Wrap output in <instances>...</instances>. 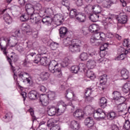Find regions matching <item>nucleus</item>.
Segmentation results:
<instances>
[{
  "mask_svg": "<svg viewBox=\"0 0 130 130\" xmlns=\"http://www.w3.org/2000/svg\"><path fill=\"white\" fill-rule=\"evenodd\" d=\"M61 3L63 6H64L66 7H69L70 6V2L67 0H63L61 1Z\"/></svg>",
  "mask_w": 130,
  "mask_h": 130,
  "instance_id": "obj_59",
  "label": "nucleus"
},
{
  "mask_svg": "<svg viewBox=\"0 0 130 130\" xmlns=\"http://www.w3.org/2000/svg\"><path fill=\"white\" fill-rule=\"evenodd\" d=\"M71 71L72 72L74 73V74H78V72L79 71V66H72L71 67Z\"/></svg>",
  "mask_w": 130,
  "mask_h": 130,
  "instance_id": "obj_56",
  "label": "nucleus"
},
{
  "mask_svg": "<svg viewBox=\"0 0 130 130\" xmlns=\"http://www.w3.org/2000/svg\"><path fill=\"white\" fill-rule=\"evenodd\" d=\"M100 39L102 41H104L105 40V34L103 32H100Z\"/></svg>",
  "mask_w": 130,
  "mask_h": 130,
  "instance_id": "obj_63",
  "label": "nucleus"
},
{
  "mask_svg": "<svg viewBox=\"0 0 130 130\" xmlns=\"http://www.w3.org/2000/svg\"><path fill=\"white\" fill-rule=\"evenodd\" d=\"M39 90H40L41 92L44 93L45 92H46V87L43 85H40L39 86Z\"/></svg>",
  "mask_w": 130,
  "mask_h": 130,
  "instance_id": "obj_60",
  "label": "nucleus"
},
{
  "mask_svg": "<svg viewBox=\"0 0 130 130\" xmlns=\"http://www.w3.org/2000/svg\"><path fill=\"white\" fill-rule=\"evenodd\" d=\"M123 45L125 47H129V42H128V40L127 39H124L123 42Z\"/></svg>",
  "mask_w": 130,
  "mask_h": 130,
  "instance_id": "obj_58",
  "label": "nucleus"
},
{
  "mask_svg": "<svg viewBox=\"0 0 130 130\" xmlns=\"http://www.w3.org/2000/svg\"><path fill=\"white\" fill-rule=\"evenodd\" d=\"M70 42V38H67L63 40V43L65 46H68Z\"/></svg>",
  "mask_w": 130,
  "mask_h": 130,
  "instance_id": "obj_57",
  "label": "nucleus"
},
{
  "mask_svg": "<svg viewBox=\"0 0 130 130\" xmlns=\"http://www.w3.org/2000/svg\"><path fill=\"white\" fill-rule=\"evenodd\" d=\"M113 100L121 102V103H124L126 99L124 96H121V93L118 91H114L112 93Z\"/></svg>",
  "mask_w": 130,
  "mask_h": 130,
  "instance_id": "obj_4",
  "label": "nucleus"
},
{
  "mask_svg": "<svg viewBox=\"0 0 130 130\" xmlns=\"http://www.w3.org/2000/svg\"><path fill=\"white\" fill-rule=\"evenodd\" d=\"M34 7V9L35 10V12H36V11H38V12H39L42 9V6H41V4L38 3Z\"/></svg>",
  "mask_w": 130,
  "mask_h": 130,
  "instance_id": "obj_55",
  "label": "nucleus"
},
{
  "mask_svg": "<svg viewBox=\"0 0 130 130\" xmlns=\"http://www.w3.org/2000/svg\"><path fill=\"white\" fill-rule=\"evenodd\" d=\"M123 127L125 128V129L128 130L130 129V121L128 120H126L124 125Z\"/></svg>",
  "mask_w": 130,
  "mask_h": 130,
  "instance_id": "obj_52",
  "label": "nucleus"
},
{
  "mask_svg": "<svg viewBox=\"0 0 130 130\" xmlns=\"http://www.w3.org/2000/svg\"><path fill=\"white\" fill-rule=\"evenodd\" d=\"M76 19L78 20L79 22L84 23V22L86 21V15L85 14H78Z\"/></svg>",
  "mask_w": 130,
  "mask_h": 130,
  "instance_id": "obj_31",
  "label": "nucleus"
},
{
  "mask_svg": "<svg viewBox=\"0 0 130 130\" xmlns=\"http://www.w3.org/2000/svg\"><path fill=\"white\" fill-rule=\"evenodd\" d=\"M4 20L7 24H11L12 22H13V20L12 19V17L10 16L9 14H7L6 16L4 17Z\"/></svg>",
  "mask_w": 130,
  "mask_h": 130,
  "instance_id": "obj_46",
  "label": "nucleus"
},
{
  "mask_svg": "<svg viewBox=\"0 0 130 130\" xmlns=\"http://www.w3.org/2000/svg\"><path fill=\"white\" fill-rule=\"evenodd\" d=\"M116 116V113L115 112H110L107 114V117L109 120H113Z\"/></svg>",
  "mask_w": 130,
  "mask_h": 130,
  "instance_id": "obj_38",
  "label": "nucleus"
},
{
  "mask_svg": "<svg viewBox=\"0 0 130 130\" xmlns=\"http://www.w3.org/2000/svg\"><path fill=\"white\" fill-rule=\"evenodd\" d=\"M84 124L88 127H93L95 124V121L92 117H87L84 120Z\"/></svg>",
  "mask_w": 130,
  "mask_h": 130,
  "instance_id": "obj_12",
  "label": "nucleus"
},
{
  "mask_svg": "<svg viewBox=\"0 0 130 130\" xmlns=\"http://www.w3.org/2000/svg\"><path fill=\"white\" fill-rule=\"evenodd\" d=\"M116 108L119 115H126V106L123 103L120 102V104L116 107Z\"/></svg>",
  "mask_w": 130,
  "mask_h": 130,
  "instance_id": "obj_8",
  "label": "nucleus"
},
{
  "mask_svg": "<svg viewBox=\"0 0 130 130\" xmlns=\"http://www.w3.org/2000/svg\"><path fill=\"white\" fill-rule=\"evenodd\" d=\"M47 96L50 100H54L55 99V92L50 91L48 92V95Z\"/></svg>",
  "mask_w": 130,
  "mask_h": 130,
  "instance_id": "obj_45",
  "label": "nucleus"
},
{
  "mask_svg": "<svg viewBox=\"0 0 130 130\" xmlns=\"http://www.w3.org/2000/svg\"><path fill=\"white\" fill-rule=\"evenodd\" d=\"M100 30V26L97 24H93L89 26V30L91 33H94V32H98Z\"/></svg>",
  "mask_w": 130,
  "mask_h": 130,
  "instance_id": "obj_21",
  "label": "nucleus"
},
{
  "mask_svg": "<svg viewBox=\"0 0 130 130\" xmlns=\"http://www.w3.org/2000/svg\"><path fill=\"white\" fill-rule=\"evenodd\" d=\"M99 19H101V14L98 13L91 14L89 16V19L91 22H98L99 21Z\"/></svg>",
  "mask_w": 130,
  "mask_h": 130,
  "instance_id": "obj_19",
  "label": "nucleus"
},
{
  "mask_svg": "<svg viewBox=\"0 0 130 130\" xmlns=\"http://www.w3.org/2000/svg\"><path fill=\"white\" fill-rule=\"evenodd\" d=\"M62 19H63L62 15L61 14H56L54 15L52 21H53V22L55 23H56V24H58V23H61V20Z\"/></svg>",
  "mask_w": 130,
  "mask_h": 130,
  "instance_id": "obj_25",
  "label": "nucleus"
},
{
  "mask_svg": "<svg viewBox=\"0 0 130 130\" xmlns=\"http://www.w3.org/2000/svg\"><path fill=\"white\" fill-rule=\"evenodd\" d=\"M111 128L112 130H119L118 126L116 124H112Z\"/></svg>",
  "mask_w": 130,
  "mask_h": 130,
  "instance_id": "obj_64",
  "label": "nucleus"
},
{
  "mask_svg": "<svg viewBox=\"0 0 130 130\" xmlns=\"http://www.w3.org/2000/svg\"><path fill=\"white\" fill-rule=\"evenodd\" d=\"M48 66H49V70L54 74L56 78H61L62 77L61 67H59V64L56 61H51Z\"/></svg>",
  "mask_w": 130,
  "mask_h": 130,
  "instance_id": "obj_2",
  "label": "nucleus"
},
{
  "mask_svg": "<svg viewBox=\"0 0 130 130\" xmlns=\"http://www.w3.org/2000/svg\"><path fill=\"white\" fill-rule=\"evenodd\" d=\"M22 27L24 28V30H25L27 35H31L32 34V29L30 28V26H28V24L24 23L22 24Z\"/></svg>",
  "mask_w": 130,
  "mask_h": 130,
  "instance_id": "obj_33",
  "label": "nucleus"
},
{
  "mask_svg": "<svg viewBox=\"0 0 130 130\" xmlns=\"http://www.w3.org/2000/svg\"><path fill=\"white\" fill-rule=\"evenodd\" d=\"M100 82V89L103 91L106 90V82H107V75L106 74H104L99 78Z\"/></svg>",
  "mask_w": 130,
  "mask_h": 130,
  "instance_id": "obj_9",
  "label": "nucleus"
},
{
  "mask_svg": "<svg viewBox=\"0 0 130 130\" xmlns=\"http://www.w3.org/2000/svg\"><path fill=\"white\" fill-rule=\"evenodd\" d=\"M99 105L102 108H105L107 106V99L105 97L101 98L100 99Z\"/></svg>",
  "mask_w": 130,
  "mask_h": 130,
  "instance_id": "obj_27",
  "label": "nucleus"
},
{
  "mask_svg": "<svg viewBox=\"0 0 130 130\" xmlns=\"http://www.w3.org/2000/svg\"><path fill=\"white\" fill-rule=\"evenodd\" d=\"M40 63L44 67H47L49 64V62L47 61V57H42L41 58V61H40Z\"/></svg>",
  "mask_w": 130,
  "mask_h": 130,
  "instance_id": "obj_35",
  "label": "nucleus"
},
{
  "mask_svg": "<svg viewBox=\"0 0 130 130\" xmlns=\"http://www.w3.org/2000/svg\"><path fill=\"white\" fill-rule=\"evenodd\" d=\"M102 9L101 7L97 4L92 6V12H94L95 14H100L102 11Z\"/></svg>",
  "mask_w": 130,
  "mask_h": 130,
  "instance_id": "obj_29",
  "label": "nucleus"
},
{
  "mask_svg": "<svg viewBox=\"0 0 130 130\" xmlns=\"http://www.w3.org/2000/svg\"><path fill=\"white\" fill-rule=\"evenodd\" d=\"M48 111L47 113L49 116H53L55 114H57L56 112V107L54 106H49L47 108Z\"/></svg>",
  "mask_w": 130,
  "mask_h": 130,
  "instance_id": "obj_17",
  "label": "nucleus"
},
{
  "mask_svg": "<svg viewBox=\"0 0 130 130\" xmlns=\"http://www.w3.org/2000/svg\"><path fill=\"white\" fill-rule=\"evenodd\" d=\"M15 47L16 49L18 51H19V52H21L24 51V48H23V47H22V46H20V45H18L17 43H15V44L10 46V47Z\"/></svg>",
  "mask_w": 130,
  "mask_h": 130,
  "instance_id": "obj_40",
  "label": "nucleus"
},
{
  "mask_svg": "<svg viewBox=\"0 0 130 130\" xmlns=\"http://www.w3.org/2000/svg\"><path fill=\"white\" fill-rule=\"evenodd\" d=\"M122 91L124 93H128L130 91V83H126L124 84L123 88Z\"/></svg>",
  "mask_w": 130,
  "mask_h": 130,
  "instance_id": "obj_37",
  "label": "nucleus"
},
{
  "mask_svg": "<svg viewBox=\"0 0 130 130\" xmlns=\"http://www.w3.org/2000/svg\"><path fill=\"white\" fill-rule=\"evenodd\" d=\"M42 22L43 23H47L48 24H50V23L52 22V18L48 16H46V18L42 19Z\"/></svg>",
  "mask_w": 130,
  "mask_h": 130,
  "instance_id": "obj_50",
  "label": "nucleus"
},
{
  "mask_svg": "<svg viewBox=\"0 0 130 130\" xmlns=\"http://www.w3.org/2000/svg\"><path fill=\"white\" fill-rule=\"evenodd\" d=\"M78 68L79 70L80 71V72H84V73L87 72V66L84 63L79 64Z\"/></svg>",
  "mask_w": 130,
  "mask_h": 130,
  "instance_id": "obj_44",
  "label": "nucleus"
},
{
  "mask_svg": "<svg viewBox=\"0 0 130 130\" xmlns=\"http://www.w3.org/2000/svg\"><path fill=\"white\" fill-rule=\"evenodd\" d=\"M29 99L35 100L37 98V92L35 90H31L28 94Z\"/></svg>",
  "mask_w": 130,
  "mask_h": 130,
  "instance_id": "obj_32",
  "label": "nucleus"
},
{
  "mask_svg": "<svg viewBox=\"0 0 130 130\" xmlns=\"http://www.w3.org/2000/svg\"><path fill=\"white\" fill-rule=\"evenodd\" d=\"M13 117V114L10 112L7 113L5 117H3L2 120L5 122H9V121H11L12 120V118Z\"/></svg>",
  "mask_w": 130,
  "mask_h": 130,
  "instance_id": "obj_28",
  "label": "nucleus"
},
{
  "mask_svg": "<svg viewBox=\"0 0 130 130\" xmlns=\"http://www.w3.org/2000/svg\"><path fill=\"white\" fill-rule=\"evenodd\" d=\"M35 57V58L33 60L34 62L35 63H39L42 57H41V54L37 55L36 53L31 52V53H30L28 55H27V58H29L30 57Z\"/></svg>",
  "mask_w": 130,
  "mask_h": 130,
  "instance_id": "obj_10",
  "label": "nucleus"
},
{
  "mask_svg": "<svg viewBox=\"0 0 130 130\" xmlns=\"http://www.w3.org/2000/svg\"><path fill=\"white\" fill-rule=\"evenodd\" d=\"M86 66L90 69H93V68L96 66V63L95 62V61L93 60H89L87 62Z\"/></svg>",
  "mask_w": 130,
  "mask_h": 130,
  "instance_id": "obj_42",
  "label": "nucleus"
},
{
  "mask_svg": "<svg viewBox=\"0 0 130 130\" xmlns=\"http://www.w3.org/2000/svg\"><path fill=\"white\" fill-rule=\"evenodd\" d=\"M72 106L73 105V103L72 101H70L69 104L65 105H60L56 107V110L57 112V115H61L62 113H64V111L67 108V106Z\"/></svg>",
  "mask_w": 130,
  "mask_h": 130,
  "instance_id": "obj_7",
  "label": "nucleus"
},
{
  "mask_svg": "<svg viewBox=\"0 0 130 130\" xmlns=\"http://www.w3.org/2000/svg\"><path fill=\"white\" fill-rule=\"evenodd\" d=\"M89 56H93V54H88L87 53L83 52L80 54L79 58H80L81 60H87V59H88L89 58Z\"/></svg>",
  "mask_w": 130,
  "mask_h": 130,
  "instance_id": "obj_26",
  "label": "nucleus"
},
{
  "mask_svg": "<svg viewBox=\"0 0 130 130\" xmlns=\"http://www.w3.org/2000/svg\"><path fill=\"white\" fill-rule=\"evenodd\" d=\"M38 51L41 54H45L46 53V47L42 46L39 49Z\"/></svg>",
  "mask_w": 130,
  "mask_h": 130,
  "instance_id": "obj_53",
  "label": "nucleus"
},
{
  "mask_svg": "<svg viewBox=\"0 0 130 130\" xmlns=\"http://www.w3.org/2000/svg\"><path fill=\"white\" fill-rule=\"evenodd\" d=\"M10 41H11V39H9L7 41V42H6V45L4 47H3L2 44L0 43V49H1V50H2V51H3L4 54H5V55H7V54L8 53V52H7L8 47L11 46V45L10 44Z\"/></svg>",
  "mask_w": 130,
  "mask_h": 130,
  "instance_id": "obj_23",
  "label": "nucleus"
},
{
  "mask_svg": "<svg viewBox=\"0 0 130 130\" xmlns=\"http://www.w3.org/2000/svg\"><path fill=\"white\" fill-rule=\"evenodd\" d=\"M117 0L105 1L102 4V7L105 9H109L111 7V4H116Z\"/></svg>",
  "mask_w": 130,
  "mask_h": 130,
  "instance_id": "obj_15",
  "label": "nucleus"
},
{
  "mask_svg": "<svg viewBox=\"0 0 130 130\" xmlns=\"http://www.w3.org/2000/svg\"><path fill=\"white\" fill-rule=\"evenodd\" d=\"M20 19L21 22H26V21L30 19V16L28 15L27 13H25L20 16Z\"/></svg>",
  "mask_w": 130,
  "mask_h": 130,
  "instance_id": "obj_41",
  "label": "nucleus"
},
{
  "mask_svg": "<svg viewBox=\"0 0 130 130\" xmlns=\"http://www.w3.org/2000/svg\"><path fill=\"white\" fill-rule=\"evenodd\" d=\"M90 43L91 44H94V45H99L100 43L98 42V40L96 39L93 36L90 38Z\"/></svg>",
  "mask_w": 130,
  "mask_h": 130,
  "instance_id": "obj_47",
  "label": "nucleus"
},
{
  "mask_svg": "<svg viewBox=\"0 0 130 130\" xmlns=\"http://www.w3.org/2000/svg\"><path fill=\"white\" fill-rule=\"evenodd\" d=\"M106 116V114L103 110L99 108L94 111L93 117L96 120H100L102 118H104Z\"/></svg>",
  "mask_w": 130,
  "mask_h": 130,
  "instance_id": "obj_5",
  "label": "nucleus"
},
{
  "mask_svg": "<svg viewBox=\"0 0 130 130\" xmlns=\"http://www.w3.org/2000/svg\"><path fill=\"white\" fill-rule=\"evenodd\" d=\"M82 46V41L79 40H73L69 45V50L71 52H80Z\"/></svg>",
  "mask_w": 130,
  "mask_h": 130,
  "instance_id": "obj_3",
  "label": "nucleus"
},
{
  "mask_svg": "<svg viewBox=\"0 0 130 130\" xmlns=\"http://www.w3.org/2000/svg\"><path fill=\"white\" fill-rule=\"evenodd\" d=\"M75 1L76 3L77 6L78 7H81V6H83V1L82 0H74Z\"/></svg>",
  "mask_w": 130,
  "mask_h": 130,
  "instance_id": "obj_62",
  "label": "nucleus"
},
{
  "mask_svg": "<svg viewBox=\"0 0 130 130\" xmlns=\"http://www.w3.org/2000/svg\"><path fill=\"white\" fill-rule=\"evenodd\" d=\"M58 43L52 42L50 45V47L52 50H55L58 47Z\"/></svg>",
  "mask_w": 130,
  "mask_h": 130,
  "instance_id": "obj_48",
  "label": "nucleus"
},
{
  "mask_svg": "<svg viewBox=\"0 0 130 130\" xmlns=\"http://www.w3.org/2000/svg\"><path fill=\"white\" fill-rule=\"evenodd\" d=\"M93 108L91 106H87L85 108V111L87 114H91Z\"/></svg>",
  "mask_w": 130,
  "mask_h": 130,
  "instance_id": "obj_49",
  "label": "nucleus"
},
{
  "mask_svg": "<svg viewBox=\"0 0 130 130\" xmlns=\"http://www.w3.org/2000/svg\"><path fill=\"white\" fill-rule=\"evenodd\" d=\"M49 76L50 75L48 72H44L40 74V78L42 80V81H46L47 80H48Z\"/></svg>",
  "mask_w": 130,
  "mask_h": 130,
  "instance_id": "obj_30",
  "label": "nucleus"
},
{
  "mask_svg": "<svg viewBox=\"0 0 130 130\" xmlns=\"http://www.w3.org/2000/svg\"><path fill=\"white\" fill-rule=\"evenodd\" d=\"M127 21V17H126V15H125V14L120 13L119 14V19H118V23H120V24H126Z\"/></svg>",
  "mask_w": 130,
  "mask_h": 130,
  "instance_id": "obj_16",
  "label": "nucleus"
},
{
  "mask_svg": "<svg viewBox=\"0 0 130 130\" xmlns=\"http://www.w3.org/2000/svg\"><path fill=\"white\" fill-rule=\"evenodd\" d=\"M86 76V77H87V78L90 79V80H94V79L96 78V76H95V74L94 73V72L90 70L87 71Z\"/></svg>",
  "mask_w": 130,
  "mask_h": 130,
  "instance_id": "obj_34",
  "label": "nucleus"
},
{
  "mask_svg": "<svg viewBox=\"0 0 130 130\" xmlns=\"http://www.w3.org/2000/svg\"><path fill=\"white\" fill-rule=\"evenodd\" d=\"M93 6L88 5L84 8V12L86 14H90L93 12Z\"/></svg>",
  "mask_w": 130,
  "mask_h": 130,
  "instance_id": "obj_36",
  "label": "nucleus"
},
{
  "mask_svg": "<svg viewBox=\"0 0 130 130\" xmlns=\"http://www.w3.org/2000/svg\"><path fill=\"white\" fill-rule=\"evenodd\" d=\"M121 76L122 77L124 80H127L129 77V73L125 69H123L120 71Z\"/></svg>",
  "mask_w": 130,
  "mask_h": 130,
  "instance_id": "obj_22",
  "label": "nucleus"
},
{
  "mask_svg": "<svg viewBox=\"0 0 130 130\" xmlns=\"http://www.w3.org/2000/svg\"><path fill=\"white\" fill-rule=\"evenodd\" d=\"M98 41L100 39V32H95L94 34V36H93Z\"/></svg>",
  "mask_w": 130,
  "mask_h": 130,
  "instance_id": "obj_61",
  "label": "nucleus"
},
{
  "mask_svg": "<svg viewBox=\"0 0 130 130\" xmlns=\"http://www.w3.org/2000/svg\"><path fill=\"white\" fill-rule=\"evenodd\" d=\"M85 113L82 110L77 109L73 113V116L76 118H78V119H82L84 117Z\"/></svg>",
  "mask_w": 130,
  "mask_h": 130,
  "instance_id": "obj_13",
  "label": "nucleus"
},
{
  "mask_svg": "<svg viewBox=\"0 0 130 130\" xmlns=\"http://www.w3.org/2000/svg\"><path fill=\"white\" fill-rule=\"evenodd\" d=\"M28 112L30 113V114L31 116L32 121H34V120H36V116L34 115V110L32 108H30L28 110Z\"/></svg>",
  "mask_w": 130,
  "mask_h": 130,
  "instance_id": "obj_51",
  "label": "nucleus"
},
{
  "mask_svg": "<svg viewBox=\"0 0 130 130\" xmlns=\"http://www.w3.org/2000/svg\"><path fill=\"white\" fill-rule=\"evenodd\" d=\"M65 97L66 99L69 101H72V100H75L76 98V94L74 93V91L71 89H67L65 92Z\"/></svg>",
  "mask_w": 130,
  "mask_h": 130,
  "instance_id": "obj_11",
  "label": "nucleus"
},
{
  "mask_svg": "<svg viewBox=\"0 0 130 130\" xmlns=\"http://www.w3.org/2000/svg\"><path fill=\"white\" fill-rule=\"evenodd\" d=\"M40 102H41L43 106H47L49 104V99L47 95H43L40 97Z\"/></svg>",
  "mask_w": 130,
  "mask_h": 130,
  "instance_id": "obj_14",
  "label": "nucleus"
},
{
  "mask_svg": "<svg viewBox=\"0 0 130 130\" xmlns=\"http://www.w3.org/2000/svg\"><path fill=\"white\" fill-rule=\"evenodd\" d=\"M70 126L71 128L74 130H79L80 129V127H81V125H80V123L78 121H76L75 120H72L71 122Z\"/></svg>",
  "mask_w": 130,
  "mask_h": 130,
  "instance_id": "obj_20",
  "label": "nucleus"
},
{
  "mask_svg": "<svg viewBox=\"0 0 130 130\" xmlns=\"http://www.w3.org/2000/svg\"><path fill=\"white\" fill-rule=\"evenodd\" d=\"M128 53V51L124 49V48L120 47L118 49V54L119 55L117 57L118 60H123L126 57V54Z\"/></svg>",
  "mask_w": 130,
  "mask_h": 130,
  "instance_id": "obj_6",
  "label": "nucleus"
},
{
  "mask_svg": "<svg viewBox=\"0 0 130 130\" xmlns=\"http://www.w3.org/2000/svg\"><path fill=\"white\" fill-rule=\"evenodd\" d=\"M78 12H77V10L76 9H72L70 11V18H77V16H78Z\"/></svg>",
  "mask_w": 130,
  "mask_h": 130,
  "instance_id": "obj_43",
  "label": "nucleus"
},
{
  "mask_svg": "<svg viewBox=\"0 0 130 130\" xmlns=\"http://www.w3.org/2000/svg\"><path fill=\"white\" fill-rule=\"evenodd\" d=\"M26 14L30 16V19L34 24L41 25V20H40V15L39 13L35 12L34 8L31 4H26L25 6Z\"/></svg>",
  "mask_w": 130,
  "mask_h": 130,
  "instance_id": "obj_1",
  "label": "nucleus"
},
{
  "mask_svg": "<svg viewBox=\"0 0 130 130\" xmlns=\"http://www.w3.org/2000/svg\"><path fill=\"white\" fill-rule=\"evenodd\" d=\"M25 75H27V78H26V81H27L28 84H30L31 83V81H32V77H31V76H29L28 73H26L23 72H19V73L18 74V77H19V78H20V79L24 80V77Z\"/></svg>",
  "mask_w": 130,
  "mask_h": 130,
  "instance_id": "obj_18",
  "label": "nucleus"
},
{
  "mask_svg": "<svg viewBox=\"0 0 130 130\" xmlns=\"http://www.w3.org/2000/svg\"><path fill=\"white\" fill-rule=\"evenodd\" d=\"M91 94H92V88H87L85 89V95L86 97H88V96H90Z\"/></svg>",
  "mask_w": 130,
  "mask_h": 130,
  "instance_id": "obj_54",
  "label": "nucleus"
},
{
  "mask_svg": "<svg viewBox=\"0 0 130 130\" xmlns=\"http://www.w3.org/2000/svg\"><path fill=\"white\" fill-rule=\"evenodd\" d=\"M59 34H60V37L61 38H64L67 36V34L68 33V28L66 27H61L59 29Z\"/></svg>",
  "mask_w": 130,
  "mask_h": 130,
  "instance_id": "obj_24",
  "label": "nucleus"
},
{
  "mask_svg": "<svg viewBox=\"0 0 130 130\" xmlns=\"http://www.w3.org/2000/svg\"><path fill=\"white\" fill-rule=\"evenodd\" d=\"M23 31L20 30H17L14 32L13 37H18V38H22L23 36Z\"/></svg>",
  "mask_w": 130,
  "mask_h": 130,
  "instance_id": "obj_39",
  "label": "nucleus"
}]
</instances>
